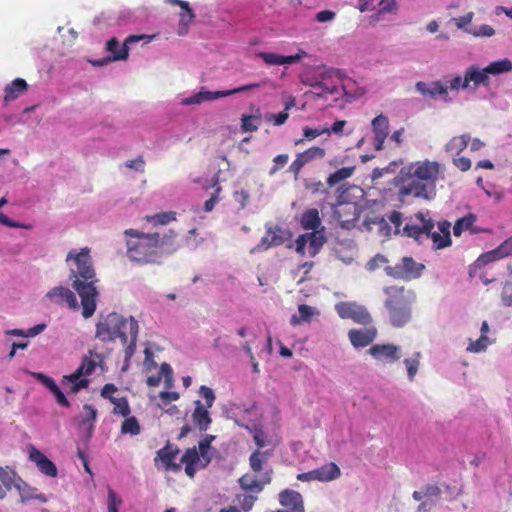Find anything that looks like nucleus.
<instances>
[{
	"mask_svg": "<svg viewBox=\"0 0 512 512\" xmlns=\"http://www.w3.org/2000/svg\"><path fill=\"white\" fill-rule=\"evenodd\" d=\"M442 165L437 161H417L403 167L394 178L398 188L399 199L403 202L407 197L432 200L436 195V183Z\"/></svg>",
	"mask_w": 512,
	"mask_h": 512,
	"instance_id": "1",
	"label": "nucleus"
},
{
	"mask_svg": "<svg viewBox=\"0 0 512 512\" xmlns=\"http://www.w3.org/2000/svg\"><path fill=\"white\" fill-rule=\"evenodd\" d=\"M74 260L76 268L70 269L69 278L72 280V287L78 293L81 299L82 316L90 318L96 310V301L99 295L96 288L98 282L93 268L90 249L85 247L76 253L71 250L66 257V261Z\"/></svg>",
	"mask_w": 512,
	"mask_h": 512,
	"instance_id": "2",
	"label": "nucleus"
},
{
	"mask_svg": "<svg viewBox=\"0 0 512 512\" xmlns=\"http://www.w3.org/2000/svg\"><path fill=\"white\" fill-rule=\"evenodd\" d=\"M139 325L134 317L124 318L112 312L96 324V338L102 342H111L119 338L125 346V357L129 359L136 349Z\"/></svg>",
	"mask_w": 512,
	"mask_h": 512,
	"instance_id": "3",
	"label": "nucleus"
},
{
	"mask_svg": "<svg viewBox=\"0 0 512 512\" xmlns=\"http://www.w3.org/2000/svg\"><path fill=\"white\" fill-rule=\"evenodd\" d=\"M124 234L127 237V256L132 262L159 263L157 232L144 233L136 229H127Z\"/></svg>",
	"mask_w": 512,
	"mask_h": 512,
	"instance_id": "4",
	"label": "nucleus"
},
{
	"mask_svg": "<svg viewBox=\"0 0 512 512\" xmlns=\"http://www.w3.org/2000/svg\"><path fill=\"white\" fill-rule=\"evenodd\" d=\"M384 293L387 297L385 307L390 323L394 327H403L411 319V305L415 300V293L397 285L386 287Z\"/></svg>",
	"mask_w": 512,
	"mask_h": 512,
	"instance_id": "5",
	"label": "nucleus"
},
{
	"mask_svg": "<svg viewBox=\"0 0 512 512\" xmlns=\"http://www.w3.org/2000/svg\"><path fill=\"white\" fill-rule=\"evenodd\" d=\"M471 85L474 89L479 86H490V78L485 67L480 68L478 65H471L465 70L463 77L456 75L449 81V87L452 91L465 90L470 88Z\"/></svg>",
	"mask_w": 512,
	"mask_h": 512,
	"instance_id": "6",
	"label": "nucleus"
},
{
	"mask_svg": "<svg viewBox=\"0 0 512 512\" xmlns=\"http://www.w3.org/2000/svg\"><path fill=\"white\" fill-rule=\"evenodd\" d=\"M424 270L425 265L416 262L412 257H403L400 263L385 267L388 276L405 281L419 278Z\"/></svg>",
	"mask_w": 512,
	"mask_h": 512,
	"instance_id": "7",
	"label": "nucleus"
},
{
	"mask_svg": "<svg viewBox=\"0 0 512 512\" xmlns=\"http://www.w3.org/2000/svg\"><path fill=\"white\" fill-rule=\"evenodd\" d=\"M260 87H261V85L259 83H251V84L243 85V86H240V87H237L234 89L215 91V92L206 91V90H204V88H202L199 92L195 93L194 95L184 98L181 103L183 105L200 104L204 101H212V100H215L218 98L227 97V96L234 95L237 93H241V92H245V91H249V90H253V89H258Z\"/></svg>",
	"mask_w": 512,
	"mask_h": 512,
	"instance_id": "8",
	"label": "nucleus"
},
{
	"mask_svg": "<svg viewBox=\"0 0 512 512\" xmlns=\"http://www.w3.org/2000/svg\"><path fill=\"white\" fill-rule=\"evenodd\" d=\"M338 316L342 319H351L360 325H369L372 317L365 306L356 302L341 301L335 305Z\"/></svg>",
	"mask_w": 512,
	"mask_h": 512,
	"instance_id": "9",
	"label": "nucleus"
},
{
	"mask_svg": "<svg viewBox=\"0 0 512 512\" xmlns=\"http://www.w3.org/2000/svg\"><path fill=\"white\" fill-rule=\"evenodd\" d=\"M179 454L178 448H172L168 442L163 448L156 452L154 465L158 470L171 471L178 473L182 470L181 463H176L175 459Z\"/></svg>",
	"mask_w": 512,
	"mask_h": 512,
	"instance_id": "10",
	"label": "nucleus"
},
{
	"mask_svg": "<svg viewBox=\"0 0 512 512\" xmlns=\"http://www.w3.org/2000/svg\"><path fill=\"white\" fill-rule=\"evenodd\" d=\"M415 219L420 222V224H410L407 223L403 227V234L409 238H413L419 243H422L423 237H426V233L431 232L435 228V223L432 219H426L422 212H418L415 214Z\"/></svg>",
	"mask_w": 512,
	"mask_h": 512,
	"instance_id": "11",
	"label": "nucleus"
},
{
	"mask_svg": "<svg viewBox=\"0 0 512 512\" xmlns=\"http://www.w3.org/2000/svg\"><path fill=\"white\" fill-rule=\"evenodd\" d=\"M144 36H137V35H130L128 36L122 46H120V43L116 38H111L107 44L106 49L108 52L112 54L111 57L108 59H103L100 61L95 62L97 65H103L107 61H118V60H126L128 58V44L134 43L142 39Z\"/></svg>",
	"mask_w": 512,
	"mask_h": 512,
	"instance_id": "12",
	"label": "nucleus"
},
{
	"mask_svg": "<svg viewBox=\"0 0 512 512\" xmlns=\"http://www.w3.org/2000/svg\"><path fill=\"white\" fill-rule=\"evenodd\" d=\"M291 238V233L280 226H269L266 234L261 238L255 249L268 250L274 246H280Z\"/></svg>",
	"mask_w": 512,
	"mask_h": 512,
	"instance_id": "13",
	"label": "nucleus"
},
{
	"mask_svg": "<svg viewBox=\"0 0 512 512\" xmlns=\"http://www.w3.org/2000/svg\"><path fill=\"white\" fill-rule=\"evenodd\" d=\"M340 474L341 472L339 467L335 463L331 462L309 472L300 473L297 475V479L302 482L311 480L331 481L338 478Z\"/></svg>",
	"mask_w": 512,
	"mask_h": 512,
	"instance_id": "14",
	"label": "nucleus"
},
{
	"mask_svg": "<svg viewBox=\"0 0 512 512\" xmlns=\"http://www.w3.org/2000/svg\"><path fill=\"white\" fill-rule=\"evenodd\" d=\"M326 156L325 149L318 147V146H312L305 151L298 153L296 155L295 160L291 163L289 166V171L294 174L295 177L299 175L302 168L314 161V160H320L323 159Z\"/></svg>",
	"mask_w": 512,
	"mask_h": 512,
	"instance_id": "15",
	"label": "nucleus"
},
{
	"mask_svg": "<svg viewBox=\"0 0 512 512\" xmlns=\"http://www.w3.org/2000/svg\"><path fill=\"white\" fill-rule=\"evenodd\" d=\"M416 90L423 96H428L431 99L441 98L444 101H449V85L442 83L440 80L432 81L430 83H426L423 81H418L415 84Z\"/></svg>",
	"mask_w": 512,
	"mask_h": 512,
	"instance_id": "16",
	"label": "nucleus"
},
{
	"mask_svg": "<svg viewBox=\"0 0 512 512\" xmlns=\"http://www.w3.org/2000/svg\"><path fill=\"white\" fill-rule=\"evenodd\" d=\"M368 353L377 361L394 363L401 357V349L393 344H376L370 347Z\"/></svg>",
	"mask_w": 512,
	"mask_h": 512,
	"instance_id": "17",
	"label": "nucleus"
},
{
	"mask_svg": "<svg viewBox=\"0 0 512 512\" xmlns=\"http://www.w3.org/2000/svg\"><path fill=\"white\" fill-rule=\"evenodd\" d=\"M438 231L434 229L431 232L426 233V238H429L433 242V248L444 249L451 246L452 240L450 235L451 223L447 220H442L437 223Z\"/></svg>",
	"mask_w": 512,
	"mask_h": 512,
	"instance_id": "18",
	"label": "nucleus"
},
{
	"mask_svg": "<svg viewBox=\"0 0 512 512\" xmlns=\"http://www.w3.org/2000/svg\"><path fill=\"white\" fill-rule=\"evenodd\" d=\"M46 297L49 298L51 302L57 305H62L66 303L67 306L73 310H76L79 307L74 292L64 286H57L52 288L50 291H48Z\"/></svg>",
	"mask_w": 512,
	"mask_h": 512,
	"instance_id": "19",
	"label": "nucleus"
},
{
	"mask_svg": "<svg viewBox=\"0 0 512 512\" xmlns=\"http://www.w3.org/2000/svg\"><path fill=\"white\" fill-rule=\"evenodd\" d=\"M377 334L376 327L370 326L364 329H351L348 337L353 347L363 348L369 346L376 339Z\"/></svg>",
	"mask_w": 512,
	"mask_h": 512,
	"instance_id": "20",
	"label": "nucleus"
},
{
	"mask_svg": "<svg viewBox=\"0 0 512 512\" xmlns=\"http://www.w3.org/2000/svg\"><path fill=\"white\" fill-rule=\"evenodd\" d=\"M271 473V471H266L261 475L260 478H257L252 474H244L239 479L240 487L245 491L259 493L263 490L265 485L271 482Z\"/></svg>",
	"mask_w": 512,
	"mask_h": 512,
	"instance_id": "21",
	"label": "nucleus"
},
{
	"mask_svg": "<svg viewBox=\"0 0 512 512\" xmlns=\"http://www.w3.org/2000/svg\"><path fill=\"white\" fill-rule=\"evenodd\" d=\"M280 504L286 508V512H305L302 495L291 489H285L279 494Z\"/></svg>",
	"mask_w": 512,
	"mask_h": 512,
	"instance_id": "22",
	"label": "nucleus"
},
{
	"mask_svg": "<svg viewBox=\"0 0 512 512\" xmlns=\"http://www.w3.org/2000/svg\"><path fill=\"white\" fill-rule=\"evenodd\" d=\"M389 121L384 115H379L372 120V129L374 132L373 145L375 150H382L384 142L388 136Z\"/></svg>",
	"mask_w": 512,
	"mask_h": 512,
	"instance_id": "23",
	"label": "nucleus"
},
{
	"mask_svg": "<svg viewBox=\"0 0 512 512\" xmlns=\"http://www.w3.org/2000/svg\"><path fill=\"white\" fill-rule=\"evenodd\" d=\"M157 250H158V257L159 259L163 255L172 254L179 248V243L177 241V234L169 230L167 233H164L161 235L160 233H157Z\"/></svg>",
	"mask_w": 512,
	"mask_h": 512,
	"instance_id": "24",
	"label": "nucleus"
},
{
	"mask_svg": "<svg viewBox=\"0 0 512 512\" xmlns=\"http://www.w3.org/2000/svg\"><path fill=\"white\" fill-rule=\"evenodd\" d=\"M30 459L37 465L38 469L49 477H56L58 470L56 465L48 459L40 450L32 448Z\"/></svg>",
	"mask_w": 512,
	"mask_h": 512,
	"instance_id": "25",
	"label": "nucleus"
},
{
	"mask_svg": "<svg viewBox=\"0 0 512 512\" xmlns=\"http://www.w3.org/2000/svg\"><path fill=\"white\" fill-rule=\"evenodd\" d=\"M194 404L195 408L192 413V421L199 431L205 432L209 429L212 423V418L208 411L209 408L204 407L200 400H196Z\"/></svg>",
	"mask_w": 512,
	"mask_h": 512,
	"instance_id": "26",
	"label": "nucleus"
},
{
	"mask_svg": "<svg viewBox=\"0 0 512 512\" xmlns=\"http://www.w3.org/2000/svg\"><path fill=\"white\" fill-rule=\"evenodd\" d=\"M306 242H307V255L310 257H315L323 247L326 242V237L324 235V227H322L321 231H313L310 233L303 234Z\"/></svg>",
	"mask_w": 512,
	"mask_h": 512,
	"instance_id": "27",
	"label": "nucleus"
},
{
	"mask_svg": "<svg viewBox=\"0 0 512 512\" xmlns=\"http://www.w3.org/2000/svg\"><path fill=\"white\" fill-rule=\"evenodd\" d=\"M257 57L262 59L263 62L269 66L293 64L302 58L300 54L283 56L272 52H259L257 53Z\"/></svg>",
	"mask_w": 512,
	"mask_h": 512,
	"instance_id": "28",
	"label": "nucleus"
},
{
	"mask_svg": "<svg viewBox=\"0 0 512 512\" xmlns=\"http://www.w3.org/2000/svg\"><path fill=\"white\" fill-rule=\"evenodd\" d=\"M201 455L196 447L188 448L180 459L181 465H185L186 475L193 479L196 474V465L200 461Z\"/></svg>",
	"mask_w": 512,
	"mask_h": 512,
	"instance_id": "29",
	"label": "nucleus"
},
{
	"mask_svg": "<svg viewBox=\"0 0 512 512\" xmlns=\"http://www.w3.org/2000/svg\"><path fill=\"white\" fill-rule=\"evenodd\" d=\"M28 90L27 82L22 78H16L11 83L7 84L4 92V102L8 103L17 99L20 95Z\"/></svg>",
	"mask_w": 512,
	"mask_h": 512,
	"instance_id": "30",
	"label": "nucleus"
},
{
	"mask_svg": "<svg viewBox=\"0 0 512 512\" xmlns=\"http://www.w3.org/2000/svg\"><path fill=\"white\" fill-rule=\"evenodd\" d=\"M16 489L19 492L20 500L22 503L31 501V500H38L41 503L47 502V497L42 493H37V489L30 487L27 483H25L23 480L18 482L16 485Z\"/></svg>",
	"mask_w": 512,
	"mask_h": 512,
	"instance_id": "31",
	"label": "nucleus"
},
{
	"mask_svg": "<svg viewBox=\"0 0 512 512\" xmlns=\"http://www.w3.org/2000/svg\"><path fill=\"white\" fill-rule=\"evenodd\" d=\"M476 220H477V217L473 213H469L466 216L458 219L454 224L453 234L456 237H459L465 231H469L472 234L478 233L479 229L474 227Z\"/></svg>",
	"mask_w": 512,
	"mask_h": 512,
	"instance_id": "32",
	"label": "nucleus"
},
{
	"mask_svg": "<svg viewBox=\"0 0 512 512\" xmlns=\"http://www.w3.org/2000/svg\"><path fill=\"white\" fill-rule=\"evenodd\" d=\"M301 226L305 230L319 231L321 227V218L316 208H309L303 212L300 220Z\"/></svg>",
	"mask_w": 512,
	"mask_h": 512,
	"instance_id": "33",
	"label": "nucleus"
},
{
	"mask_svg": "<svg viewBox=\"0 0 512 512\" xmlns=\"http://www.w3.org/2000/svg\"><path fill=\"white\" fill-rule=\"evenodd\" d=\"M63 385L69 386V392L77 393L81 389L88 387L89 380L86 378H82V374H80L77 370L70 374L65 375L62 380Z\"/></svg>",
	"mask_w": 512,
	"mask_h": 512,
	"instance_id": "34",
	"label": "nucleus"
},
{
	"mask_svg": "<svg viewBox=\"0 0 512 512\" xmlns=\"http://www.w3.org/2000/svg\"><path fill=\"white\" fill-rule=\"evenodd\" d=\"M470 140L471 137L469 134L455 136L451 138L445 145V151L450 153L451 155H459L462 151L466 149Z\"/></svg>",
	"mask_w": 512,
	"mask_h": 512,
	"instance_id": "35",
	"label": "nucleus"
},
{
	"mask_svg": "<svg viewBox=\"0 0 512 512\" xmlns=\"http://www.w3.org/2000/svg\"><path fill=\"white\" fill-rule=\"evenodd\" d=\"M0 481L7 490L12 488L16 489L18 482L21 483L22 479L18 476L16 471L10 467H0Z\"/></svg>",
	"mask_w": 512,
	"mask_h": 512,
	"instance_id": "36",
	"label": "nucleus"
},
{
	"mask_svg": "<svg viewBox=\"0 0 512 512\" xmlns=\"http://www.w3.org/2000/svg\"><path fill=\"white\" fill-rule=\"evenodd\" d=\"M485 68L486 72H488V75H500L503 73H508L512 70V62L505 58L499 61L491 62Z\"/></svg>",
	"mask_w": 512,
	"mask_h": 512,
	"instance_id": "37",
	"label": "nucleus"
},
{
	"mask_svg": "<svg viewBox=\"0 0 512 512\" xmlns=\"http://www.w3.org/2000/svg\"><path fill=\"white\" fill-rule=\"evenodd\" d=\"M354 167H342L335 171L334 173L330 174L327 178V184L330 187H334L340 182L350 178L354 172Z\"/></svg>",
	"mask_w": 512,
	"mask_h": 512,
	"instance_id": "38",
	"label": "nucleus"
},
{
	"mask_svg": "<svg viewBox=\"0 0 512 512\" xmlns=\"http://www.w3.org/2000/svg\"><path fill=\"white\" fill-rule=\"evenodd\" d=\"M269 453L261 451L260 449L255 450L249 458L250 468L254 472H260L263 469V465L268 461Z\"/></svg>",
	"mask_w": 512,
	"mask_h": 512,
	"instance_id": "39",
	"label": "nucleus"
},
{
	"mask_svg": "<svg viewBox=\"0 0 512 512\" xmlns=\"http://www.w3.org/2000/svg\"><path fill=\"white\" fill-rule=\"evenodd\" d=\"M298 312L299 316L293 315L290 319V323L293 326H297L301 324V322H310L314 315V309L306 304L299 305Z\"/></svg>",
	"mask_w": 512,
	"mask_h": 512,
	"instance_id": "40",
	"label": "nucleus"
},
{
	"mask_svg": "<svg viewBox=\"0 0 512 512\" xmlns=\"http://www.w3.org/2000/svg\"><path fill=\"white\" fill-rule=\"evenodd\" d=\"M183 11L179 15V25H178V34L185 35L188 32V26L192 22L195 17L193 10L190 5H188L187 9H182Z\"/></svg>",
	"mask_w": 512,
	"mask_h": 512,
	"instance_id": "41",
	"label": "nucleus"
},
{
	"mask_svg": "<svg viewBox=\"0 0 512 512\" xmlns=\"http://www.w3.org/2000/svg\"><path fill=\"white\" fill-rule=\"evenodd\" d=\"M122 422L121 433L130 434L132 436L138 435L141 431L140 424L135 416H127Z\"/></svg>",
	"mask_w": 512,
	"mask_h": 512,
	"instance_id": "42",
	"label": "nucleus"
},
{
	"mask_svg": "<svg viewBox=\"0 0 512 512\" xmlns=\"http://www.w3.org/2000/svg\"><path fill=\"white\" fill-rule=\"evenodd\" d=\"M83 410L85 412L82 420H81V423L82 424H89L88 426V433H89V436L92 434V431L94 429V422L96 421V418H97V410L90 404H85L83 406Z\"/></svg>",
	"mask_w": 512,
	"mask_h": 512,
	"instance_id": "43",
	"label": "nucleus"
},
{
	"mask_svg": "<svg viewBox=\"0 0 512 512\" xmlns=\"http://www.w3.org/2000/svg\"><path fill=\"white\" fill-rule=\"evenodd\" d=\"M114 405L113 413L119 414L123 417H127L131 413V409L128 403L127 398L121 397L113 399L111 402Z\"/></svg>",
	"mask_w": 512,
	"mask_h": 512,
	"instance_id": "44",
	"label": "nucleus"
},
{
	"mask_svg": "<svg viewBox=\"0 0 512 512\" xmlns=\"http://www.w3.org/2000/svg\"><path fill=\"white\" fill-rule=\"evenodd\" d=\"M215 436L214 435H206L204 437V439H202L200 442H199V454L201 455V457L203 459H205V464L204 466H206L209 462H210V458L207 456V453H208V450L211 446V443L215 440Z\"/></svg>",
	"mask_w": 512,
	"mask_h": 512,
	"instance_id": "45",
	"label": "nucleus"
},
{
	"mask_svg": "<svg viewBox=\"0 0 512 512\" xmlns=\"http://www.w3.org/2000/svg\"><path fill=\"white\" fill-rule=\"evenodd\" d=\"M175 219H176V214L174 212L158 213L153 216L147 217V220L149 222H152L154 224H160V225L168 224L169 222L174 221Z\"/></svg>",
	"mask_w": 512,
	"mask_h": 512,
	"instance_id": "46",
	"label": "nucleus"
},
{
	"mask_svg": "<svg viewBox=\"0 0 512 512\" xmlns=\"http://www.w3.org/2000/svg\"><path fill=\"white\" fill-rule=\"evenodd\" d=\"M489 344V339L486 335H481L476 341H471L467 347V351L479 353L485 351Z\"/></svg>",
	"mask_w": 512,
	"mask_h": 512,
	"instance_id": "47",
	"label": "nucleus"
},
{
	"mask_svg": "<svg viewBox=\"0 0 512 512\" xmlns=\"http://www.w3.org/2000/svg\"><path fill=\"white\" fill-rule=\"evenodd\" d=\"M255 120H259L256 116L242 115L241 118V129L243 132H255L258 130V124L254 123Z\"/></svg>",
	"mask_w": 512,
	"mask_h": 512,
	"instance_id": "48",
	"label": "nucleus"
},
{
	"mask_svg": "<svg viewBox=\"0 0 512 512\" xmlns=\"http://www.w3.org/2000/svg\"><path fill=\"white\" fill-rule=\"evenodd\" d=\"M96 366H97V362L94 359L89 358V357H84L80 366L77 368V371L80 374H82V376L90 375L95 370Z\"/></svg>",
	"mask_w": 512,
	"mask_h": 512,
	"instance_id": "49",
	"label": "nucleus"
},
{
	"mask_svg": "<svg viewBox=\"0 0 512 512\" xmlns=\"http://www.w3.org/2000/svg\"><path fill=\"white\" fill-rule=\"evenodd\" d=\"M499 259H502V257H500V255L498 254V250L496 248V249H493L491 251H488V252L482 254L476 260V265L478 267H481V266L486 265L487 263H490V262H493V261H496V260H499Z\"/></svg>",
	"mask_w": 512,
	"mask_h": 512,
	"instance_id": "50",
	"label": "nucleus"
},
{
	"mask_svg": "<svg viewBox=\"0 0 512 512\" xmlns=\"http://www.w3.org/2000/svg\"><path fill=\"white\" fill-rule=\"evenodd\" d=\"M499 259H502V257H500V255L498 254V250L496 248V249H493L491 251H488V252L482 254L476 260V265L478 267H481V266L486 265L487 263H490V262H493V261H496V260H499Z\"/></svg>",
	"mask_w": 512,
	"mask_h": 512,
	"instance_id": "51",
	"label": "nucleus"
},
{
	"mask_svg": "<svg viewBox=\"0 0 512 512\" xmlns=\"http://www.w3.org/2000/svg\"><path fill=\"white\" fill-rule=\"evenodd\" d=\"M122 504V500L117 497L116 493L112 490H108V512H119V507Z\"/></svg>",
	"mask_w": 512,
	"mask_h": 512,
	"instance_id": "52",
	"label": "nucleus"
},
{
	"mask_svg": "<svg viewBox=\"0 0 512 512\" xmlns=\"http://www.w3.org/2000/svg\"><path fill=\"white\" fill-rule=\"evenodd\" d=\"M328 132V128H310L308 126L303 128V135L304 138L307 140H313L317 138L318 136H321L323 134H326Z\"/></svg>",
	"mask_w": 512,
	"mask_h": 512,
	"instance_id": "53",
	"label": "nucleus"
},
{
	"mask_svg": "<svg viewBox=\"0 0 512 512\" xmlns=\"http://www.w3.org/2000/svg\"><path fill=\"white\" fill-rule=\"evenodd\" d=\"M199 392L206 402L204 407L211 408L215 401V394L213 390L207 386H201Z\"/></svg>",
	"mask_w": 512,
	"mask_h": 512,
	"instance_id": "54",
	"label": "nucleus"
},
{
	"mask_svg": "<svg viewBox=\"0 0 512 512\" xmlns=\"http://www.w3.org/2000/svg\"><path fill=\"white\" fill-rule=\"evenodd\" d=\"M288 155L287 154H279L274 159V166L271 168L269 174L274 175L281 167L285 166L288 162Z\"/></svg>",
	"mask_w": 512,
	"mask_h": 512,
	"instance_id": "55",
	"label": "nucleus"
},
{
	"mask_svg": "<svg viewBox=\"0 0 512 512\" xmlns=\"http://www.w3.org/2000/svg\"><path fill=\"white\" fill-rule=\"evenodd\" d=\"M404 363L407 368L408 377L410 380H413L419 367L418 359H405Z\"/></svg>",
	"mask_w": 512,
	"mask_h": 512,
	"instance_id": "56",
	"label": "nucleus"
},
{
	"mask_svg": "<svg viewBox=\"0 0 512 512\" xmlns=\"http://www.w3.org/2000/svg\"><path fill=\"white\" fill-rule=\"evenodd\" d=\"M160 374L165 377L167 388H170L173 381V370L168 363H162L160 366Z\"/></svg>",
	"mask_w": 512,
	"mask_h": 512,
	"instance_id": "57",
	"label": "nucleus"
},
{
	"mask_svg": "<svg viewBox=\"0 0 512 512\" xmlns=\"http://www.w3.org/2000/svg\"><path fill=\"white\" fill-rule=\"evenodd\" d=\"M497 250H498V254L502 258L511 256L512 255V237L508 238L503 243H501L497 247Z\"/></svg>",
	"mask_w": 512,
	"mask_h": 512,
	"instance_id": "58",
	"label": "nucleus"
},
{
	"mask_svg": "<svg viewBox=\"0 0 512 512\" xmlns=\"http://www.w3.org/2000/svg\"><path fill=\"white\" fill-rule=\"evenodd\" d=\"M237 499L245 511H249L256 501V497L253 495H238Z\"/></svg>",
	"mask_w": 512,
	"mask_h": 512,
	"instance_id": "59",
	"label": "nucleus"
},
{
	"mask_svg": "<svg viewBox=\"0 0 512 512\" xmlns=\"http://www.w3.org/2000/svg\"><path fill=\"white\" fill-rule=\"evenodd\" d=\"M125 166L138 172H144L145 161L142 156H139L136 159L126 161Z\"/></svg>",
	"mask_w": 512,
	"mask_h": 512,
	"instance_id": "60",
	"label": "nucleus"
},
{
	"mask_svg": "<svg viewBox=\"0 0 512 512\" xmlns=\"http://www.w3.org/2000/svg\"><path fill=\"white\" fill-rule=\"evenodd\" d=\"M502 302L505 306H512V283L507 282L502 290Z\"/></svg>",
	"mask_w": 512,
	"mask_h": 512,
	"instance_id": "61",
	"label": "nucleus"
},
{
	"mask_svg": "<svg viewBox=\"0 0 512 512\" xmlns=\"http://www.w3.org/2000/svg\"><path fill=\"white\" fill-rule=\"evenodd\" d=\"M36 378L52 393L58 386L55 381L42 373L36 374Z\"/></svg>",
	"mask_w": 512,
	"mask_h": 512,
	"instance_id": "62",
	"label": "nucleus"
},
{
	"mask_svg": "<svg viewBox=\"0 0 512 512\" xmlns=\"http://www.w3.org/2000/svg\"><path fill=\"white\" fill-rule=\"evenodd\" d=\"M233 196L235 201L239 204V208L244 209L249 200V193L245 190L235 191Z\"/></svg>",
	"mask_w": 512,
	"mask_h": 512,
	"instance_id": "63",
	"label": "nucleus"
},
{
	"mask_svg": "<svg viewBox=\"0 0 512 512\" xmlns=\"http://www.w3.org/2000/svg\"><path fill=\"white\" fill-rule=\"evenodd\" d=\"M453 164L462 172L471 168V160L467 157L453 158Z\"/></svg>",
	"mask_w": 512,
	"mask_h": 512,
	"instance_id": "64",
	"label": "nucleus"
}]
</instances>
